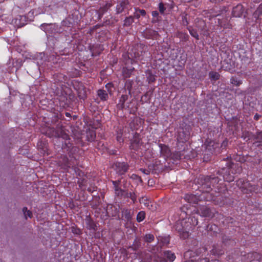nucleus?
<instances>
[{
	"mask_svg": "<svg viewBox=\"0 0 262 262\" xmlns=\"http://www.w3.org/2000/svg\"><path fill=\"white\" fill-rule=\"evenodd\" d=\"M237 185L242 190L246 193L255 192L256 193L260 192L262 191V188L258 186L252 185L248 182H244L242 180H239L237 182Z\"/></svg>",
	"mask_w": 262,
	"mask_h": 262,
	"instance_id": "obj_4",
	"label": "nucleus"
},
{
	"mask_svg": "<svg viewBox=\"0 0 262 262\" xmlns=\"http://www.w3.org/2000/svg\"><path fill=\"white\" fill-rule=\"evenodd\" d=\"M134 21V17L132 16H130L129 17H127L124 20L123 26L126 27H128L130 26L132 23Z\"/></svg>",
	"mask_w": 262,
	"mask_h": 262,
	"instance_id": "obj_25",
	"label": "nucleus"
},
{
	"mask_svg": "<svg viewBox=\"0 0 262 262\" xmlns=\"http://www.w3.org/2000/svg\"><path fill=\"white\" fill-rule=\"evenodd\" d=\"M206 183L203 184L201 187V191L204 192H209L211 190V184L215 182L217 179L215 178H207L206 180Z\"/></svg>",
	"mask_w": 262,
	"mask_h": 262,
	"instance_id": "obj_8",
	"label": "nucleus"
},
{
	"mask_svg": "<svg viewBox=\"0 0 262 262\" xmlns=\"http://www.w3.org/2000/svg\"><path fill=\"white\" fill-rule=\"evenodd\" d=\"M102 25H98H98H96L94 27H95V28H99V27H102Z\"/></svg>",
	"mask_w": 262,
	"mask_h": 262,
	"instance_id": "obj_52",
	"label": "nucleus"
},
{
	"mask_svg": "<svg viewBox=\"0 0 262 262\" xmlns=\"http://www.w3.org/2000/svg\"><path fill=\"white\" fill-rule=\"evenodd\" d=\"M91 228L94 229L93 225L91 227Z\"/></svg>",
	"mask_w": 262,
	"mask_h": 262,
	"instance_id": "obj_62",
	"label": "nucleus"
},
{
	"mask_svg": "<svg viewBox=\"0 0 262 262\" xmlns=\"http://www.w3.org/2000/svg\"><path fill=\"white\" fill-rule=\"evenodd\" d=\"M141 170L143 172L145 173V169H141Z\"/></svg>",
	"mask_w": 262,
	"mask_h": 262,
	"instance_id": "obj_56",
	"label": "nucleus"
},
{
	"mask_svg": "<svg viewBox=\"0 0 262 262\" xmlns=\"http://www.w3.org/2000/svg\"><path fill=\"white\" fill-rule=\"evenodd\" d=\"M147 97H148V93H147L141 97V100L144 101H147V100L148 99V98H147Z\"/></svg>",
	"mask_w": 262,
	"mask_h": 262,
	"instance_id": "obj_46",
	"label": "nucleus"
},
{
	"mask_svg": "<svg viewBox=\"0 0 262 262\" xmlns=\"http://www.w3.org/2000/svg\"><path fill=\"white\" fill-rule=\"evenodd\" d=\"M162 242L163 243V245H167L169 243V239L168 237H164L162 239Z\"/></svg>",
	"mask_w": 262,
	"mask_h": 262,
	"instance_id": "obj_42",
	"label": "nucleus"
},
{
	"mask_svg": "<svg viewBox=\"0 0 262 262\" xmlns=\"http://www.w3.org/2000/svg\"><path fill=\"white\" fill-rule=\"evenodd\" d=\"M23 212L25 216V218L27 220L28 217L31 218L32 216V213L30 210H28L27 207H24L23 209Z\"/></svg>",
	"mask_w": 262,
	"mask_h": 262,
	"instance_id": "obj_29",
	"label": "nucleus"
},
{
	"mask_svg": "<svg viewBox=\"0 0 262 262\" xmlns=\"http://www.w3.org/2000/svg\"><path fill=\"white\" fill-rule=\"evenodd\" d=\"M13 100L11 97H8L4 99V108L5 110H9L12 107Z\"/></svg>",
	"mask_w": 262,
	"mask_h": 262,
	"instance_id": "obj_16",
	"label": "nucleus"
},
{
	"mask_svg": "<svg viewBox=\"0 0 262 262\" xmlns=\"http://www.w3.org/2000/svg\"><path fill=\"white\" fill-rule=\"evenodd\" d=\"M133 83V81L130 80H127L125 82V88L126 90L128 91V95H130Z\"/></svg>",
	"mask_w": 262,
	"mask_h": 262,
	"instance_id": "obj_28",
	"label": "nucleus"
},
{
	"mask_svg": "<svg viewBox=\"0 0 262 262\" xmlns=\"http://www.w3.org/2000/svg\"><path fill=\"white\" fill-rule=\"evenodd\" d=\"M61 26L62 27L71 28L73 27V23L69 20L68 19H65L61 22Z\"/></svg>",
	"mask_w": 262,
	"mask_h": 262,
	"instance_id": "obj_30",
	"label": "nucleus"
},
{
	"mask_svg": "<svg viewBox=\"0 0 262 262\" xmlns=\"http://www.w3.org/2000/svg\"><path fill=\"white\" fill-rule=\"evenodd\" d=\"M135 12H134V17L136 18H139L140 16H145L146 15V11L143 9H140L135 8Z\"/></svg>",
	"mask_w": 262,
	"mask_h": 262,
	"instance_id": "obj_19",
	"label": "nucleus"
},
{
	"mask_svg": "<svg viewBox=\"0 0 262 262\" xmlns=\"http://www.w3.org/2000/svg\"><path fill=\"white\" fill-rule=\"evenodd\" d=\"M58 136H60L61 137H62V138L63 139H69V136L65 133H61L60 135H58Z\"/></svg>",
	"mask_w": 262,
	"mask_h": 262,
	"instance_id": "obj_45",
	"label": "nucleus"
},
{
	"mask_svg": "<svg viewBox=\"0 0 262 262\" xmlns=\"http://www.w3.org/2000/svg\"><path fill=\"white\" fill-rule=\"evenodd\" d=\"M75 117H74V119H75L76 118V116H74Z\"/></svg>",
	"mask_w": 262,
	"mask_h": 262,
	"instance_id": "obj_60",
	"label": "nucleus"
},
{
	"mask_svg": "<svg viewBox=\"0 0 262 262\" xmlns=\"http://www.w3.org/2000/svg\"><path fill=\"white\" fill-rule=\"evenodd\" d=\"M175 36L180 38L181 41L186 42L188 41L189 38V35L186 33L181 31H178L176 33Z\"/></svg>",
	"mask_w": 262,
	"mask_h": 262,
	"instance_id": "obj_13",
	"label": "nucleus"
},
{
	"mask_svg": "<svg viewBox=\"0 0 262 262\" xmlns=\"http://www.w3.org/2000/svg\"><path fill=\"white\" fill-rule=\"evenodd\" d=\"M248 256V257H250L251 258H252V260L260 261L262 258L261 255L257 252L249 253Z\"/></svg>",
	"mask_w": 262,
	"mask_h": 262,
	"instance_id": "obj_23",
	"label": "nucleus"
},
{
	"mask_svg": "<svg viewBox=\"0 0 262 262\" xmlns=\"http://www.w3.org/2000/svg\"><path fill=\"white\" fill-rule=\"evenodd\" d=\"M113 208L115 209V211L114 213H112V215L114 216H117L119 213V210L117 206L111 207V208Z\"/></svg>",
	"mask_w": 262,
	"mask_h": 262,
	"instance_id": "obj_41",
	"label": "nucleus"
},
{
	"mask_svg": "<svg viewBox=\"0 0 262 262\" xmlns=\"http://www.w3.org/2000/svg\"><path fill=\"white\" fill-rule=\"evenodd\" d=\"M262 15V4H260L253 14L255 18H258Z\"/></svg>",
	"mask_w": 262,
	"mask_h": 262,
	"instance_id": "obj_26",
	"label": "nucleus"
},
{
	"mask_svg": "<svg viewBox=\"0 0 262 262\" xmlns=\"http://www.w3.org/2000/svg\"><path fill=\"white\" fill-rule=\"evenodd\" d=\"M20 17H21V19L23 18L25 19V17L24 16H20Z\"/></svg>",
	"mask_w": 262,
	"mask_h": 262,
	"instance_id": "obj_58",
	"label": "nucleus"
},
{
	"mask_svg": "<svg viewBox=\"0 0 262 262\" xmlns=\"http://www.w3.org/2000/svg\"><path fill=\"white\" fill-rule=\"evenodd\" d=\"M63 163L64 164V165L67 167H70V164L69 163L68 161V159L67 158H65L64 159V161H63Z\"/></svg>",
	"mask_w": 262,
	"mask_h": 262,
	"instance_id": "obj_47",
	"label": "nucleus"
},
{
	"mask_svg": "<svg viewBox=\"0 0 262 262\" xmlns=\"http://www.w3.org/2000/svg\"><path fill=\"white\" fill-rule=\"evenodd\" d=\"M164 254L165 257L167 258V260H168L170 262L173 261L176 258V256H175L174 253L171 252L170 251H167L164 252Z\"/></svg>",
	"mask_w": 262,
	"mask_h": 262,
	"instance_id": "obj_21",
	"label": "nucleus"
},
{
	"mask_svg": "<svg viewBox=\"0 0 262 262\" xmlns=\"http://www.w3.org/2000/svg\"><path fill=\"white\" fill-rule=\"evenodd\" d=\"M152 16L155 18H157L156 20H153L152 21H156L159 20V12L157 11H153L152 12Z\"/></svg>",
	"mask_w": 262,
	"mask_h": 262,
	"instance_id": "obj_40",
	"label": "nucleus"
},
{
	"mask_svg": "<svg viewBox=\"0 0 262 262\" xmlns=\"http://www.w3.org/2000/svg\"><path fill=\"white\" fill-rule=\"evenodd\" d=\"M244 12V8L242 5L238 4L233 7L232 10V15L235 17H241Z\"/></svg>",
	"mask_w": 262,
	"mask_h": 262,
	"instance_id": "obj_10",
	"label": "nucleus"
},
{
	"mask_svg": "<svg viewBox=\"0 0 262 262\" xmlns=\"http://www.w3.org/2000/svg\"><path fill=\"white\" fill-rule=\"evenodd\" d=\"M259 116H254V119L255 120H257L259 119Z\"/></svg>",
	"mask_w": 262,
	"mask_h": 262,
	"instance_id": "obj_51",
	"label": "nucleus"
},
{
	"mask_svg": "<svg viewBox=\"0 0 262 262\" xmlns=\"http://www.w3.org/2000/svg\"><path fill=\"white\" fill-rule=\"evenodd\" d=\"M132 148H134V144H133L132 145Z\"/></svg>",
	"mask_w": 262,
	"mask_h": 262,
	"instance_id": "obj_61",
	"label": "nucleus"
},
{
	"mask_svg": "<svg viewBox=\"0 0 262 262\" xmlns=\"http://www.w3.org/2000/svg\"><path fill=\"white\" fill-rule=\"evenodd\" d=\"M134 70V68H132V69H124V76L125 77H130L132 73L133 72V71Z\"/></svg>",
	"mask_w": 262,
	"mask_h": 262,
	"instance_id": "obj_36",
	"label": "nucleus"
},
{
	"mask_svg": "<svg viewBox=\"0 0 262 262\" xmlns=\"http://www.w3.org/2000/svg\"><path fill=\"white\" fill-rule=\"evenodd\" d=\"M90 126H92V128H97V127H95V126H94L92 124H91V123H90L89 124Z\"/></svg>",
	"mask_w": 262,
	"mask_h": 262,
	"instance_id": "obj_55",
	"label": "nucleus"
},
{
	"mask_svg": "<svg viewBox=\"0 0 262 262\" xmlns=\"http://www.w3.org/2000/svg\"><path fill=\"white\" fill-rule=\"evenodd\" d=\"M242 170L241 166L229 162L227 168H223L221 172L223 174V177L225 181L232 182L234 180V173L240 172Z\"/></svg>",
	"mask_w": 262,
	"mask_h": 262,
	"instance_id": "obj_1",
	"label": "nucleus"
},
{
	"mask_svg": "<svg viewBox=\"0 0 262 262\" xmlns=\"http://www.w3.org/2000/svg\"><path fill=\"white\" fill-rule=\"evenodd\" d=\"M129 96H131L130 95H128V93L125 95H122L119 99V103H118L117 106V108L119 110H123V113L124 114H135V111L136 110V108H134L130 110L129 108L130 104L128 102H126V101L128 99Z\"/></svg>",
	"mask_w": 262,
	"mask_h": 262,
	"instance_id": "obj_3",
	"label": "nucleus"
},
{
	"mask_svg": "<svg viewBox=\"0 0 262 262\" xmlns=\"http://www.w3.org/2000/svg\"><path fill=\"white\" fill-rule=\"evenodd\" d=\"M206 150H208L210 152L213 153L215 151L216 148L219 147V144L215 142L214 141L207 139L204 144Z\"/></svg>",
	"mask_w": 262,
	"mask_h": 262,
	"instance_id": "obj_7",
	"label": "nucleus"
},
{
	"mask_svg": "<svg viewBox=\"0 0 262 262\" xmlns=\"http://www.w3.org/2000/svg\"><path fill=\"white\" fill-rule=\"evenodd\" d=\"M193 198L194 196L192 195H188L186 196L185 199L187 200L189 203H191Z\"/></svg>",
	"mask_w": 262,
	"mask_h": 262,
	"instance_id": "obj_43",
	"label": "nucleus"
},
{
	"mask_svg": "<svg viewBox=\"0 0 262 262\" xmlns=\"http://www.w3.org/2000/svg\"><path fill=\"white\" fill-rule=\"evenodd\" d=\"M140 203L141 204H143L146 207H148L149 205V201L147 199V198L144 196L142 197L140 199Z\"/></svg>",
	"mask_w": 262,
	"mask_h": 262,
	"instance_id": "obj_32",
	"label": "nucleus"
},
{
	"mask_svg": "<svg viewBox=\"0 0 262 262\" xmlns=\"http://www.w3.org/2000/svg\"><path fill=\"white\" fill-rule=\"evenodd\" d=\"M158 8L159 12L162 14H164V12L166 10V8L164 7V4L162 3H159Z\"/></svg>",
	"mask_w": 262,
	"mask_h": 262,
	"instance_id": "obj_37",
	"label": "nucleus"
},
{
	"mask_svg": "<svg viewBox=\"0 0 262 262\" xmlns=\"http://www.w3.org/2000/svg\"><path fill=\"white\" fill-rule=\"evenodd\" d=\"M112 182H113V185L114 187L116 194L118 195H123V193H124V192L119 187V185L120 183V181H112Z\"/></svg>",
	"mask_w": 262,
	"mask_h": 262,
	"instance_id": "obj_14",
	"label": "nucleus"
},
{
	"mask_svg": "<svg viewBox=\"0 0 262 262\" xmlns=\"http://www.w3.org/2000/svg\"><path fill=\"white\" fill-rule=\"evenodd\" d=\"M184 262H194L193 260H187V261H185Z\"/></svg>",
	"mask_w": 262,
	"mask_h": 262,
	"instance_id": "obj_54",
	"label": "nucleus"
},
{
	"mask_svg": "<svg viewBox=\"0 0 262 262\" xmlns=\"http://www.w3.org/2000/svg\"><path fill=\"white\" fill-rule=\"evenodd\" d=\"M86 137L89 141H93L96 138V133L94 130L89 129L86 132Z\"/></svg>",
	"mask_w": 262,
	"mask_h": 262,
	"instance_id": "obj_20",
	"label": "nucleus"
},
{
	"mask_svg": "<svg viewBox=\"0 0 262 262\" xmlns=\"http://www.w3.org/2000/svg\"><path fill=\"white\" fill-rule=\"evenodd\" d=\"M106 92L111 96L113 94L115 88H114L113 84L112 83H107L105 86Z\"/></svg>",
	"mask_w": 262,
	"mask_h": 262,
	"instance_id": "obj_27",
	"label": "nucleus"
},
{
	"mask_svg": "<svg viewBox=\"0 0 262 262\" xmlns=\"http://www.w3.org/2000/svg\"><path fill=\"white\" fill-rule=\"evenodd\" d=\"M206 75V72H205L204 74H200V75H199V78L200 79H201V78H203L204 77H205Z\"/></svg>",
	"mask_w": 262,
	"mask_h": 262,
	"instance_id": "obj_49",
	"label": "nucleus"
},
{
	"mask_svg": "<svg viewBox=\"0 0 262 262\" xmlns=\"http://www.w3.org/2000/svg\"><path fill=\"white\" fill-rule=\"evenodd\" d=\"M97 95L102 101H106L108 99V93L106 90L99 89L97 91Z\"/></svg>",
	"mask_w": 262,
	"mask_h": 262,
	"instance_id": "obj_12",
	"label": "nucleus"
},
{
	"mask_svg": "<svg viewBox=\"0 0 262 262\" xmlns=\"http://www.w3.org/2000/svg\"><path fill=\"white\" fill-rule=\"evenodd\" d=\"M215 210L211 209L206 206H202L198 209V213L201 216L212 218L215 214Z\"/></svg>",
	"mask_w": 262,
	"mask_h": 262,
	"instance_id": "obj_6",
	"label": "nucleus"
},
{
	"mask_svg": "<svg viewBox=\"0 0 262 262\" xmlns=\"http://www.w3.org/2000/svg\"><path fill=\"white\" fill-rule=\"evenodd\" d=\"M188 236V233L186 232H184L183 235H182V238H186V237H187Z\"/></svg>",
	"mask_w": 262,
	"mask_h": 262,
	"instance_id": "obj_48",
	"label": "nucleus"
},
{
	"mask_svg": "<svg viewBox=\"0 0 262 262\" xmlns=\"http://www.w3.org/2000/svg\"><path fill=\"white\" fill-rule=\"evenodd\" d=\"M187 29L188 30L190 34L194 37L196 39L199 40V35L197 32V31L195 29H194L192 28L191 26H189L187 28Z\"/></svg>",
	"mask_w": 262,
	"mask_h": 262,
	"instance_id": "obj_24",
	"label": "nucleus"
},
{
	"mask_svg": "<svg viewBox=\"0 0 262 262\" xmlns=\"http://www.w3.org/2000/svg\"><path fill=\"white\" fill-rule=\"evenodd\" d=\"M50 25L49 24H42L40 25V28L43 31H46L47 27L49 26Z\"/></svg>",
	"mask_w": 262,
	"mask_h": 262,
	"instance_id": "obj_44",
	"label": "nucleus"
},
{
	"mask_svg": "<svg viewBox=\"0 0 262 262\" xmlns=\"http://www.w3.org/2000/svg\"><path fill=\"white\" fill-rule=\"evenodd\" d=\"M145 218V213L143 211L139 212L137 216V220L138 222H142Z\"/></svg>",
	"mask_w": 262,
	"mask_h": 262,
	"instance_id": "obj_34",
	"label": "nucleus"
},
{
	"mask_svg": "<svg viewBox=\"0 0 262 262\" xmlns=\"http://www.w3.org/2000/svg\"><path fill=\"white\" fill-rule=\"evenodd\" d=\"M108 8L106 6L101 7L98 10L96 11L97 14L98 15V19L100 20L103 15L107 11Z\"/></svg>",
	"mask_w": 262,
	"mask_h": 262,
	"instance_id": "obj_17",
	"label": "nucleus"
},
{
	"mask_svg": "<svg viewBox=\"0 0 262 262\" xmlns=\"http://www.w3.org/2000/svg\"><path fill=\"white\" fill-rule=\"evenodd\" d=\"M184 24L185 25H187L188 24V21H187V20L186 19L185 22L184 21Z\"/></svg>",
	"mask_w": 262,
	"mask_h": 262,
	"instance_id": "obj_53",
	"label": "nucleus"
},
{
	"mask_svg": "<svg viewBox=\"0 0 262 262\" xmlns=\"http://www.w3.org/2000/svg\"><path fill=\"white\" fill-rule=\"evenodd\" d=\"M57 99L60 102V105H69L74 100V95L69 89L66 90H60L57 93Z\"/></svg>",
	"mask_w": 262,
	"mask_h": 262,
	"instance_id": "obj_2",
	"label": "nucleus"
},
{
	"mask_svg": "<svg viewBox=\"0 0 262 262\" xmlns=\"http://www.w3.org/2000/svg\"><path fill=\"white\" fill-rule=\"evenodd\" d=\"M154 237L151 234H146L145 236V241L147 242H151L154 240Z\"/></svg>",
	"mask_w": 262,
	"mask_h": 262,
	"instance_id": "obj_38",
	"label": "nucleus"
},
{
	"mask_svg": "<svg viewBox=\"0 0 262 262\" xmlns=\"http://www.w3.org/2000/svg\"><path fill=\"white\" fill-rule=\"evenodd\" d=\"M231 83L236 86H239L242 83V81L241 80H238V79L232 77L230 79Z\"/></svg>",
	"mask_w": 262,
	"mask_h": 262,
	"instance_id": "obj_33",
	"label": "nucleus"
},
{
	"mask_svg": "<svg viewBox=\"0 0 262 262\" xmlns=\"http://www.w3.org/2000/svg\"><path fill=\"white\" fill-rule=\"evenodd\" d=\"M148 83H152L155 81V76L151 73H149L147 77Z\"/></svg>",
	"mask_w": 262,
	"mask_h": 262,
	"instance_id": "obj_35",
	"label": "nucleus"
},
{
	"mask_svg": "<svg viewBox=\"0 0 262 262\" xmlns=\"http://www.w3.org/2000/svg\"><path fill=\"white\" fill-rule=\"evenodd\" d=\"M132 9V6L128 0H122L118 2L116 7V14H127Z\"/></svg>",
	"mask_w": 262,
	"mask_h": 262,
	"instance_id": "obj_5",
	"label": "nucleus"
},
{
	"mask_svg": "<svg viewBox=\"0 0 262 262\" xmlns=\"http://www.w3.org/2000/svg\"><path fill=\"white\" fill-rule=\"evenodd\" d=\"M257 138L262 139V132H260L258 133V134L257 135Z\"/></svg>",
	"mask_w": 262,
	"mask_h": 262,
	"instance_id": "obj_50",
	"label": "nucleus"
},
{
	"mask_svg": "<svg viewBox=\"0 0 262 262\" xmlns=\"http://www.w3.org/2000/svg\"><path fill=\"white\" fill-rule=\"evenodd\" d=\"M114 169L117 173L123 174L128 169V166L124 162H117L114 165Z\"/></svg>",
	"mask_w": 262,
	"mask_h": 262,
	"instance_id": "obj_9",
	"label": "nucleus"
},
{
	"mask_svg": "<svg viewBox=\"0 0 262 262\" xmlns=\"http://www.w3.org/2000/svg\"><path fill=\"white\" fill-rule=\"evenodd\" d=\"M125 196L126 198H129L133 201V203H135L136 200V196L135 193L132 192H125Z\"/></svg>",
	"mask_w": 262,
	"mask_h": 262,
	"instance_id": "obj_31",
	"label": "nucleus"
},
{
	"mask_svg": "<svg viewBox=\"0 0 262 262\" xmlns=\"http://www.w3.org/2000/svg\"><path fill=\"white\" fill-rule=\"evenodd\" d=\"M161 155L164 157H168L170 156V150L169 147L162 144H159Z\"/></svg>",
	"mask_w": 262,
	"mask_h": 262,
	"instance_id": "obj_11",
	"label": "nucleus"
},
{
	"mask_svg": "<svg viewBox=\"0 0 262 262\" xmlns=\"http://www.w3.org/2000/svg\"><path fill=\"white\" fill-rule=\"evenodd\" d=\"M65 115H70V114L69 113L66 112Z\"/></svg>",
	"mask_w": 262,
	"mask_h": 262,
	"instance_id": "obj_57",
	"label": "nucleus"
},
{
	"mask_svg": "<svg viewBox=\"0 0 262 262\" xmlns=\"http://www.w3.org/2000/svg\"><path fill=\"white\" fill-rule=\"evenodd\" d=\"M118 21V19L111 17L110 18H107L105 17L104 18V21H103L102 26H107V25H113L115 23Z\"/></svg>",
	"mask_w": 262,
	"mask_h": 262,
	"instance_id": "obj_18",
	"label": "nucleus"
},
{
	"mask_svg": "<svg viewBox=\"0 0 262 262\" xmlns=\"http://www.w3.org/2000/svg\"><path fill=\"white\" fill-rule=\"evenodd\" d=\"M209 77L211 81H216L219 79L220 75L218 72L211 71L209 73Z\"/></svg>",
	"mask_w": 262,
	"mask_h": 262,
	"instance_id": "obj_22",
	"label": "nucleus"
},
{
	"mask_svg": "<svg viewBox=\"0 0 262 262\" xmlns=\"http://www.w3.org/2000/svg\"><path fill=\"white\" fill-rule=\"evenodd\" d=\"M195 225H198V221H196V223L195 224Z\"/></svg>",
	"mask_w": 262,
	"mask_h": 262,
	"instance_id": "obj_59",
	"label": "nucleus"
},
{
	"mask_svg": "<svg viewBox=\"0 0 262 262\" xmlns=\"http://www.w3.org/2000/svg\"><path fill=\"white\" fill-rule=\"evenodd\" d=\"M189 138V136L185 134L183 130L180 131L177 135V140L179 142H184Z\"/></svg>",
	"mask_w": 262,
	"mask_h": 262,
	"instance_id": "obj_15",
	"label": "nucleus"
},
{
	"mask_svg": "<svg viewBox=\"0 0 262 262\" xmlns=\"http://www.w3.org/2000/svg\"><path fill=\"white\" fill-rule=\"evenodd\" d=\"M122 133L121 131L120 132H118L117 133L116 138H117V141L120 143H121L123 141V140L122 138Z\"/></svg>",
	"mask_w": 262,
	"mask_h": 262,
	"instance_id": "obj_39",
	"label": "nucleus"
}]
</instances>
